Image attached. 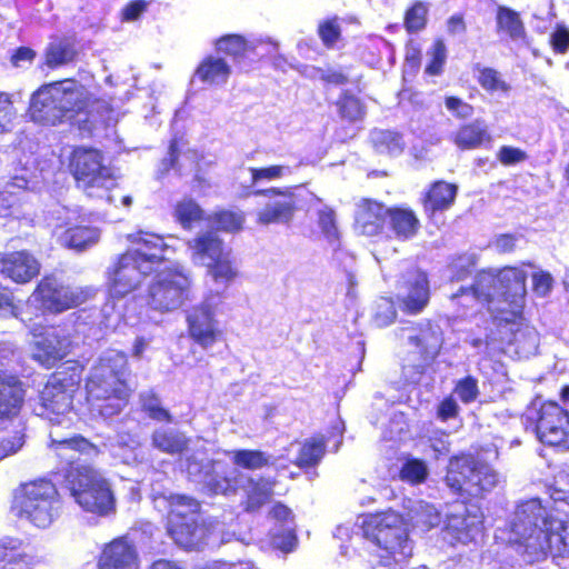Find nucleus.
I'll return each instance as SVG.
<instances>
[{"label":"nucleus","instance_id":"obj_1","mask_svg":"<svg viewBox=\"0 0 569 569\" xmlns=\"http://www.w3.org/2000/svg\"><path fill=\"white\" fill-rule=\"evenodd\" d=\"M509 542L528 562L569 555V496L548 511L537 498L519 503L509 521Z\"/></svg>","mask_w":569,"mask_h":569},{"label":"nucleus","instance_id":"obj_2","mask_svg":"<svg viewBox=\"0 0 569 569\" xmlns=\"http://www.w3.org/2000/svg\"><path fill=\"white\" fill-rule=\"evenodd\" d=\"M527 272L522 268L506 267L498 271L478 274L471 289H460L452 299L479 300L489 305V310L500 322L513 323L522 315L526 305Z\"/></svg>","mask_w":569,"mask_h":569},{"label":"nucleus","instance_id":"obj_3","mask_svg":"<svg viewBox=\"0 0 569 569\" xmlns=\"http://www.w3.org/2000/svg\"><path fill=\"white\" fill-rule=\"evenodd\" d=\"M129 373L126 353L109 349L100 355L86 382L88 401L93 411L109 418L127 406L131 393L127 382Z\"/></svg>","mask_w":569,"mask_h":569},{"label":"nucleus","instance_id":"obj_4","mask_svg":"<svg viewBox=\"0 0 569 569\" xmlns=\"http://www.w3.org/2000/svg\"><path fill=\"white\" fill-rule=\"evenodd\" d=\"M128 239L137 244L119 257L110 271L111 298H123L137 290L144 278L167 259L170 244L163 238L149 232L129 234Z\"/></svg>","mask_w":569,"mask_h":569},{"label":"nucleus","instance_id":"obj_5","mask_svg":"<svg viewBox=\"0 0 569 569\" xmlns=\"http://www.w3.org/2000/svg\"><path fill=\"white\" fill-rule=\"evenodd\" d=\"M89 100V91L74 80L44 84L32 94L29 116L34 122L54 126L70 113L83 110Z\"/></svg>","mask_w":569,"mask_h":569},{"label":"nucleus","instance_id":"obj_6","mask_svg":"<svg viewBox=\"0 0 569 569\" xmlns=\"http://www.w3.org/2000/svg\"><path fill=\"white\" fill-rule=\"evenodd\" d=\"M368 539L380 549L379 562L388 568L406 563L412 556L413 545L409 539L403 518L395 511L368 515L363 520Z\"/></svg>","mask_w":569,"mask_h":569},{"label":"nucleus","instance_id":"obj_7","mask_svg":"<svg viewBox=\"0 0 569 569\" xmlns=\"http://www.w3.org/2000/svg\"><path fill=\"white\" fill-rule=\"evenodd\" d=\"M168 531L177 545L196 549L209 540L219 529V522L202 519L197 500L187 496H170Z\"/></svg>","mask_w":569,"mask_h":569},{"label":"nucleus","instance_id":"obj_8","mask_svg":"<svg viewBox=\"0 0 569 569\" xmlns=\"http://www.w3.org/2000/svg\"><path fill=\"white\" fill-rule=\"evenodd\" d=\"M14 509L19 518L46 529L60 517L62 501L53 482L38 479L24 483L17 491Z\"/></svg>","mask_w":569,"mask_h":569},{"label":"nucleus","instance_id":"obj_9","mask_svg":"<svg viewBox=\"0 0 569 569\" xmlns=\"http://www.w3.org/2000/svg\"><path fill=\"white\" fill-rule=\"evenodd\" d=\"M190 259L196 266L207 269L212 281L227 289L238 277V268L231 250L223 243L217 232L212 230L199 232L189 240Z\"/></svg>","mask_w":569,"mask_h":569},{"label":"nucleus","instance_id":"obj_10","mask_svg":"<svg viewBox=\"0 0 569 569\" xmlns=\"http://www.w3.org/2000/svg\"><path fill=\"white\" fill-rule=\"evenodd\" d=\"M70 170L77 186L91 198H107L116 201V194H108L116 181L112 169L104 163L103 156L96 149L77 148L70 158Z\"/></svg>","mask_w":569,"mask_h":569},{"label":"nucleus","instance_id":"obj_11","mask_svg":"<svg viewBox=\"0 0 569 569\" xmlns=\"http://www.w3.org/2000/svg\"><path fill=\"white\" fill-rule=\"evenodd\" d=\"M66 485L74 501L86 511L107 515L113 509V496L107 480L88 465L67 471Z\"/></svg>","mask_w":569,"mask_h":569},{"label":"nucleus","instance_id":"obj_12","mask_svg":"<svg viewBox=\"0 0 569 569\" xmlns=\"http://www.w3.org/2000/svg\"><path fill=\"white\" fill-rule=\"evenodd\" d=\"M498 473L488 465L469 456L455 457L448 465L446 483L453 491L477 497L491 491L499 482Z\"/></svg>","mask_w":569,"mask_h":569},{"label":"nucleus","instance_id":"obj_13","mask_svg":"<svg viewBox=\"0 0 569 569\" xmlns=\"http://www.w3.org/2000/svg\"><path fill=\"white\" fill-rule=\"evenodd\" d=\"M94 296L91 287L64 284L54 277H44L29 297L27 307L42 312L60 313L77 308Z\"/></svg>","mask_w":569,"mask_h":569},{"label":"nucleus","instance_id":"obj_14","mask_svg":"<svg viewBox=\"0 0 569 569\" xmlns=\"http://www.w3.org/2000/svg\"><path fill=\"white\" fill-rule=\"evenodd\" d=\"M565 408L555 401L542 403L539 409H530L528 418L536 421L538 439L548 446L569 449V386L560 391Z\"/></svg>","mask_w":569,"mask_h":569},{"label":"nucleus","instance_id":"obj_15","mask_svg":"<svg viewBox=\"0 0 569 569\" xmlns=\"http://www.w3.org/2000/svg\"><path fill=\"white\" fill-rule=\"evenodd\" d=\"M77 370L58 371L51 376L40 395L38 415L54 423H62L72 408V399L80 383Z\"/></svg>","mask_w":569,"mask_h":569},{"label":"nucleus","instance_id":"obj_16","mask_svg":"<svg viewBox=\"0 0 569 569\" xmlns=\"http://www.w3.org/2000/svg\"><path fill=\"white\" fill-rule=\"evenodd\" d=\"M191 279L183 267L173 264L158 271L149 288V305L162 312L172 311L188 299Z\"/></svg>","mask_w":569,"mask_h":569},{"label":"nucleus","instance_id":"obj_17","mask_svg":"<svg viewBox=\"0 0 569 569\" xmlns=\"http://www.w3.org/2000/svg\"><path fill=\"white\" fill-rule=\"evenodd\" d=\"M222 292L206 295L203 301L190 309L187 315L188 331L191 339L202 349L208 350L221 338L217 313L222 305Z\"/></svg>","mask_w":569,"mask_h":569},{"label":"nucleus","instance_id":"obj_18","mask_svg":"<svg viewBox=\"0 0 569 569\" xmlns=\"http://www.w3.org/2000/svg\"><path fill=\"white\" fill-rule=\"evenodd\" d=\"M30 331L34 339L33 358L47 368L54 366L71 350V337L64 328L31 326Z\"/></svg>","mask_w":569,"mask_h":569},{"label":"nucleus","instance_id":"obj_19","mask_svg":"<svg viewBox=\"0 0 569 569\" xmlns=\"http://www.w3.org/2000/svg\"><path fill=\"white\" fill-rule=\"evenodd\" d=\"M443 532L445 539L452 545L475 541L482 532V515L476 508L469 509L463 503H455L447 515Z\"/></svg>","mask_w":569,"mask_h":569},{"label":"nucleus","instance_id":"obj_20","mask_svg":"<svg viewBox=\"0 0 569 569\" xmlns=\"http://www.w3.org/2000/svg\"><path fill=\"white\" fill-rule=\"evenodd\" d=\"M188 473L194 478V481L202 483L210 492L216 495H228L236 491L241 486L242 478H244L237 468L227 467L221 462L207 466L203 472L196 462H190Z\"/></svg>","mask_w":569,"mask_h":569},{"label":"nucleus","instance_id":"obj_21","mask_svg":"<svg viewBox=\"0 0 569 569\" xmlns=\"http://www.w3.org/2000/svg\"><path fill=\"white\" fill-rule=\"evenodd\" d=\"M256 194L263 196L268 199L263 208H261L257 214L260 224H286L292 220L296 210V201L290 189L281 190L270 188L259 190Z\"/></svg>","mask_w":569,"mask_h":569},{"label":"nucleus","instance_id":"obj_22","mask_svg":"<svg viewBox=\"0 0 569 569\" xmlns=\"http://www.w3.org/2000/svg\"><path fill=\"white\" fill-rule=\"evenodd\" d=\"M398 299L409 313L421 312L429 301V283L425 272L410 270L398 288Z\"/></svg>","mask_w":569,"mask_h":569},{"label":"nucleus","instance_id":"obj_23","mask_svg":"<svg viewBox=\"0 0 569 569\" xmlns=\"http://www.w3.org/2000/svg\"><path fill=\"white\" fill-rule=\"evenodd\" d=\"M40 262L28 251L0 253V274L16 283H27L40 272Z\"/></svg>","mask_w":569,"mask_h":569},{"label":"nucleus","instance_id":"obj_24","mask_svg":"<svg viewBox=\"0 0 569 569\" xmlns=\"http://www.w3.org/2000/svg\"><path fill=\"white\" fill-rule=\"evenodd\" d=\"M99 569H140L136 547L124 538L108 543L99 558Z\"/></svg>","mask_w":569,"mask_h":569},{"label":"nucleus","instance_id":"obj_25","mask_svg":"<svg viewBox=\"0 0 569 569\" xmlns=\"http://www.w3.org/2000/svg\"><path fill=\"white\" fill-rule=\"evenodd\" d=\"M51 449L54 455L72 467L80 463L81 456H96L97 448L82 437L63 438L58 430L50 431Z\"/></svg>","mask_w":569,"mask_h":569},{"label":"nucleus","instance_id":"obj_26","mask_svg":"<svg viewBox=\"0 0 569 569\" xmlns=\"http://www.w3.org/2000/svg\"><path fill=\"white\" fill-rule=\"evenodd\" d=\"M388 211L379 202L362 200L356 212V230L367 237L379 234L385 227Z\"/></svg>","mask_w":569,"mask_h":569},{"label":"nucleus","instance_id":"obj_27","mask_svg":"<svg viewBox=\"0 0 569 569\" xmlns=\"http://www.w3.org/2000/svg\"><path fill=\"white\" fill-rule=\"evenodd\" d=\"M24 391L14 376L0 373V420L12 419L20 412Z\"/></svg>","mask_w":569,"mask_h":569},{"label":"nucleus","instance_id":"obj_28","mask_svg":"<svg viewBox=\"0 0 569 569\" xmlns=\"http://www.w3.org/2000/svg\"><path fill=\"white\" fill-rule=\"evenodd\" d=\"M58 241L70 249L77 251L86 250L94 246L100 239V230L96 227L77 226L70 227L57 234Z\"/></svg>","mask_w":569,"mask_h":569},{"label":"nucleus","instance_id":"obj_29","mask_svg":"<svg viewBox=\"0 0 569 569\" xmlns=\"http://www.w3.org/2000/svg\"><path fill=\"white\" fill-rule=\"evenodd\" d=\"M231 73V68L222 58L209 56L202 60L196 70V77L210 86L224 84Z\"/></svg>","mask_w":569,"mask_h":569},{"label":"nucleus","instance_id":"obj_30","mask_svg":"<svg viewBox=\"0 0 569 569\" xmlns=\"http://www.w3.org/2000/svg\"><path fill=\"white\" fill-rule=\"evenodd\" d=\"M247 495V510L254 511L263 506L273 495L274 481L266 478H247L246 483L241 480V486Z\"/></svg>","mask_w":569,"mask_h":569},{"label":"nucleus","instance_id":"obj_31","mask_svg":"<svg viewBox=\"0 0 569 569\" xmlns=\"http://www.w3.org/2000/svg\"><path fill=\"white\" fill-rule=\"evenodd\" d=\"M388 217L392 231L401 240L412 238L420 227L415 212L407 208L389 209Z\"/></svg>","mask_w":569,"mask_h":569},{"label":"nucleus","instance_id":"obj_32","mask_svg":"<svg viewBox=\"0 0 569 569\" xmlns=\"http://www.w3.org/2000/svg\"><path fill=\"white\" fill-rule=\"evenodd\" d=\"M407 339L420 349L425 358H435L442 345L439 327L427 323L420 328L419 333L408 335Z\"/></svg>","mask_w":569,"mask_h":569},{"label":"nucleus","instance_id":"obj_33","mask_svg":"<svg viewBox=\"0 0 569 569\" xmlns=\"http://www.w3.org/2000/svg\"><path fill=\"white\" fill-rule=\"evenodd\" d=\"M457 186L445 181L435 182L425 199V209L430 212L451 207L457 196Z\"/></svg>","mask_w":569,"mask_h":569},{"label":"nucleus","instance_id":"obj_34","mask_svg":"<svg viewBox=\"0 0 569 569\" xmlns=\"http://www.w3.org/2000/svg\"><path fill=\"white\" fill-rule=\"evenodd\" d=\"M486 140H490V136L487 126L481 120L462 126L455 136V143L463 150L476 149Z\"/></svg>","mask_w":569,"mask_h":569},{"label":"nucleus","instance_id":"obj_35","mask_svg":"<svg viewBox=\"0 0 569 569\" xmlns=\"http://www.w3.org/2000/svg\"><path fill=\"white\" fill-rule=\"evenodd\" d=\"M28 172L24 169L23 173L13 176L0 191V217H17L18 209L16 208V199L9 200L7 196L16 194V190L29 189Z\"/></svg>","mask_w":569,"mask_h":569},{"label":"nucleus","instance_id":"obj_36","mask_svg":"<svg viewBox=\"0 0 569 569\" xmlns=\"http://www.w3.org/2000/svg\"><path fill=\"white\" fill-rule=\"evenodd\" d=\"M152 446L169 455L181 453L188 446L187 437L176 430L160 428L152 433Z\"/></svg>","mask_w":569,"mask_h":569},{"label":"nucleus","instance_id":"obj_37","mask_svg":"<svg viewBox=\"0 0 569 569\" xmlns=\"http://www.w3.org/2000/svg\"><path fill=\"white\" fill-rule=\"evenodd\" d=\"M76 53L74 43L70 39H56L46 50V63L50 68H57L71 62Z\"/></svg>","mask_w":569,"mask_h":569},{"label":"nucleus","instance_id":"obj_38","mask_svg":"<svg viewBox=\"0 0 569 569\" xmlns=\"http://www.w3.org/2000/svg\"><path fill=\"white\" fill-rule=\"evenodd\" d=\"M410 520L422 530H429L440 523V512L426 501L415 502L409 510Z\"/></svg>","mask_w":569,"mask_h":569},{"label":"nucleus","instance_id":"obj_39","mask_svg":"<svg viewBox=\"0 0 569 569\" xmlns=\"http://www.w3.org/2000/svg\"><path fill=\"white\" fill-rule=\"evenodd\" d=\"M371 140L375 149L379 153L397 156L403 150L401 136L392 131L375 130L371 133Z\"/></svg>","mask_w":569,"mask_h":569},{"label":"nucleus","instance_id":"obj_40","mask_svg":"<svg viewBox=\"0 0 569 569\" xmlns=\"http://www.w3.org/2000/svg\"><path fill=\"white\" fill-rule=\"evenodd\" d=\"M234 465L246 469H259L268 465H276V459L259 450H236L232 452Z\"/></svg>","mask_w":569,"mask_h":569},{"label":"nucleus","instance_id":"obj_41","mask_svg":"<svg viewBox=\"0 0 569 569\" xmlns=\"http://www.w3.org/2000/svg\"><path fill=\"white\" fill-rule=\"evenodd\" d=\"M174 217L184 229H191L203 218V210L194 200L184 198L176 204Z\"/></svg>","mask_w":569,"mask_h":569},{"label":"nucleus","instance_id":"obj_42","mask_svg":"<svg viewBox=\"0 0 569 569\" xmlns=\"http://www.w3.org/2000/svg\"><path fill=\"white\" fill-rule=\"evenodd\" d=\"M140 446L138 441L129 436H119L116 443L111 445V453L126 465L138 461Z\"/></svg>","mask_w":569,"mask_h":569},{"label":"nucleus","instance_id":"obj_43","mask_svg":"<svg viewBox=\"0 0 569 569\" xmlns=\"http://www.w3.org/2000/svg\"><path fill=\"white\" fill-rule=\"evenodd\" d=\"M497 23L499 30L506 32L512 40L523 37V26L517 12L508 8H499Z\"/></svg>","mask_w":569,"mask_h":569},{"label":"nucleus","instance_id":"obj_44","mask_svg":"<svg viewBox=\"0 0 569 569\" xmlns=\"http://www.w3.org/2000/svg\"><path fill=\"white\" fill-rule=\"evenodd\" d=\"M325 453V440L322 437H313L307 440L301 449L297 459V465L300 467L312 466L320 461Z\"/></svg>","mask_w":569,"mask_h":569},{"label":"nucleus","instance_id":"obj_45","mask_svg":"<svg viewBox=\"0 0 569 569\" xmlns=\"http://www.w3.org/2000/svg\"><path fill=\"white\" fill-rule=\"evenodd\" d=\"M212 227L219 230L234 232L242 228L244 216L240 211H220L210 218Z\"/></svg>","mask_w":569,"mask_h":569},{"label":"nucleus","instance_id":"obj_46","mask_svg":"<svg viewBox=\"0 0 569 569\" xmlns=\"http://www.w3.org/2000/svg\"><path fill=\"white\" fill-rule=\"evenodd\" d=\"M428 6L421 1L416 2L407 10L405 16V27L408 32L415 33L421 31L427 23Z\"/></svg>","mask_w":569,"mask_h":569},{"label":"nucleus","instance_id":"obj_47","mask_svg":"<svg viewBox=\"0 0 569 569\" xmlns=\"http://www.w3.org/2000/svg\"><path fill=\"white\" fill-rule=\"evenodd\" d=\"M272 545L283 552H290L297 545V537L295 533V525H287L282 528L271 529Z\"/></svg>","mask_w":569,"mask_h":569},{"label":"nucleus","instance_id":"obj_48","mask_svg":"<svg viewBox=\"0 0 569 569\" xmlns=\"http://www.w3.org/2000/svg\"><path fill=\"white\" fill-rule=\"evenodd\" d=\"M478 82L485 90L490 92H508L510 89L509 84L502 80L500 73L492 68L479 69Z\"/></svg>","mask_w":569,"mask_h":569},{"label":"nucleus","instance_id":"obj_49","mask_svg":"<svg viewBox=\"0 0 569 569\" xmlns=\"http://www.w3.org/2000/svg\"><path fill=\"white\" fill-rule=\"evenodd\" d=\"M216 46L218 51L224 52L233 57L241 56L246 53L249 49L253 48L242 37L237 34H230L220 38L217 41Z\"/></svg>","mask_w":569,"mask_h":569},{"label":"nucleus","instance_id":"obj_50","mask_svg":"<svg viewBox=\"0 0 569 569\" xmlns=\"http://www.w3.org/2000/svg\"><path fill=\"white\" fill-rule=\"evenodd\" d=\"M430 61L426 67V72L430 76H438L442 72L446 59L447 48L442 40H437L427 52Z\"/></svg>","mask_w":569,"mask_h":569},{"label":"nucleus","instance_id":"obj_51","mask_svg":"<svg viewBox=\"0 0 569 569\" xmlns=\"http://www.w3.org/2000/svg\"><path fill=\"white\" fill-rule=\"evenodd\" d=\"M249 171L251 173V182L252 183H258L262 180H266V181L278 180L286 176L291 174V172H292L289 167L279 166V164H274V166H270V167H266V168H250Z\"/></svg>","mask_w":569,"mask_h":569},{"label":"nucleus","instance_id":"obj_52","mask_svg":"<svg viewBox=\"0 0 569 569\" xmlns=\"http://www.w3.org/2000/svg\"><path fill=\"white\" fill-rule=\"evenodd\" d=\"M396 309L393 302L388 298H380L375 306L372 320L377 327H387L393 322Z\"/></svg>","mask_w":569,"mask_h":569},{"label":"nucleus","instance_id":"obj_53","mask_svg":"<svg viewBox=\"0 0 569 569\" xmlns=\"http://www.w3.org/2000/svg\"><path fill=\"white\" fill-rule=\"evenodd\" d=\"M318 224L329 241H335L338 239L339 232L336 221V213L331 208L323 206L318 210Z\"/></svg>","mask_w":569,"mask_h":569},{"label":"nucleus","instance_id":"obj_54","mask_svg":"<svg viewBox=\"0 0 569 569\" xmlns=\"http://www.w3.org/2000/svg\"><path fill=\"white\" fill-rule=\"evenodd\" d=\"M428 468L426 463L418 459L407 461L401 469V478L411 483H420L426 480Z\"/></svg>","mask_w":569,"mask_h":569},{"label":"nucleus","instance_id":"obj_55","mask_svg":"<svg viewBox=\"0 0 569 569\" xmlns=\"http://www.w3.org/2000/svg\"><path fill=\"white\" fill-rule=\"evenodd\" d=\"M23 553L22 541L13 537L0 539V561H16Z\"/></svg>","mask_w":569,"mask_h":569},{"label":"nucleus","instance_id":"obj_56","mask_svg":"<svg viewBox=\"0 0 569 569\" xmlns=\"http://www.w3.org/2000/svg\"><path fill=\"white\" fill-rule=\"evenodd\" d=\"M340 114L351 121L358 120L363 116V108L359 99L352 96H345L339 103Z\"/></svg>","mask_w":569,"mask_h":569},{"label":"nucleus","instance_id":"obj_57","mask_svg":"<svg viewBox=\"0 0 569 569\" xmlns=\"http://www.w3.org/2000/svg\"><path fill=\"white\" fill-rule=\"evenodd\" d=\"M497 159L503 166H515L528 159L525 150L511 146H502L497 151Z\"/></svg>","mask_w":569,"mask_h":569},{"label":"nucleus","instance_id":"obj_58","mask_svg":"<svg viewBox=\"0 0 569 569\" xmlns=\"http://www.w3.org/2000/svg\"><path fill=\"white\" fill-rule=\"evenodd\" d=\"M513 343L517 345V352L527 356L537 348V335L532 330H527L526 332L517 330L515 332Z\"/></svg>","mask_w":569,"mask_h":569},{"label":"nucleus","instance_id":"obj_59","mask_svg":"<svg viewBox=\"0 0 569 569\" xmlns=\"http://www.w3.org/2000/svg\"><path fill=\"white\" fill-rule=\"evenodd\" d=\"M319 36L326 46H333L340 37L339 19L332 18L320 23Z\"/></svg>","mask_w":569,"mask_h":569},{"label":"nucleus","instance_id":"obj_60","mask_svg":"<svg viewBox=\"0 0 569 569\" xmlns=\"http://www.w3.org/2000/svg\"><path fill=\"white\" fill-rule=\"evenodd\" d=\"M455 393L466 403L476 400L479 393L477 380L471 377L460 380L455 388Z\"/></svg>","mask_w":569,"mask_h":569},{"label":"nucleus","instance_id":"obj_61","mask_svg":"<svg viewBox=\"0 0 569 569\" xmlns=\"http://www.w3.org/2000/svg\"><path fill=\"white\" fill-rule=\"evenodd\" d=\"M14 117L12 101L7 93L0 92V132L10 130Z\"/></svg>","mask_w":569,"mask_h":569},{"label":"nucleus","instance_id":"obj_62","mask_svg":"<svg viewBox=\"0 0 569 569\" xmlns=\"http://www.w3.org/2000/svg\"><path fill=\"white\" fill-rule=\"evenodd\" d=\"M445 104L448 111L460 119H467L473 113V107L460 98L447 97L445 99Z\"/></svg>","mask_w":569,"mask_h":569},{"label":"nucleus","instance_id":"obj_63","mask_svg":"<svg viewBox=\"0 0 569 569\" xmlns=\"http://www.w3.org/2000/svg\"><path fill=\"white\" fill-rule=\"evenodd\" d=\"M553 279L550 273L538 271L532 274L533 291L539 297H546L552 288Z\"/></svg>","mask_w":569,"mask_h":569},{"label":"nucleus","instance_id":"obj_64","mask_svg":"<svg viewBox=\"0 0 569 569\" xmlns=\"http://www.w3.org/2000/svg\"><path fill=\"white\" fill-rule=\"evenodd\" d=\"M269 515L276 522L273 528H282L287 525H295L291 510L282 503H276L270 510Z\"/></svg>","mask_w":569,"mask_h":569}]
</instances>
